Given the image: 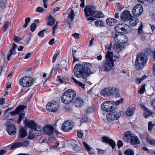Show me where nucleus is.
I'll return each mask as SVG.
<instances>
[{
	"label": "nucleus",
	"instance_id": "nucleus-16",
	"mask_svg": "<svg viewBox=\"0 0 155 155\" xmlns=\"http://www.w3.org/2000/svg\"><path fill=\"white\" fill-rule=\"evenodd\" d=\"M120 17L123 21L126 22L130 20L131 17H132V16L129 11H126L122 13Z\"/></svg>",
	"mask_w": 155,
	"mask_h": 155
},
{
	"label": "nucleus",
	"instance_id": "nucleus-61",
	"mask_svg": "<svg viewBox=\"0 0 155 155\" xmlns=\"http://www.w3.org/2000/svg\"><path fill=\"white\" fill-rule=\"evenodd\" d=\"M44 2V6L45 8H47L48 7V0H43Z\"/></svg>",
	"mask_w": 155,
	"mask_h": 155
},
{
	"label": "nucleus",
	"instance_id": "nucleus-8",
	"mask_svg": "<svg viewBox=\"0 0 155 155\" xmlns=\"http://www.w3.org/2000/svg\"><path fill=\"white\" fill-rule=\"evenodd\" d=\"M111 45L110 44L108 48L109 51H107V71L112 69L114 65L113 62L116 61V59L114 58L115 57H113L112 51H110Z\"/></svg>",
	"mask_w": 155,
	"mask_h": 155
},
{
	"label": "nucleus",
	"instance_id": "nucleus-7",
	"mask_svg": "<svg viewBox=\"0 0 155 155\" xmlns=\"http://www.w3.org/2000/svg\"><path fill=\"white\" fill-rule=\"evenodd\" d=\"M123 140L125 142H130L132 145L138 144L140 143L138 137L129 131L124 133Z\"/></svg>",
	"mask_w": 155,
	"mask_h": 155
},
{
	"label": "nucleus",
	"instance_id": "nucleus-11",
	"mask_svg": "<svg viewBox=\"0 0 155 155\" xmlns=\"http://www.w3.org/2000/svg\"><path fill=\"white\" fill-rule=\"evenodd\" d=\"M59 104L56 101H51L48 102L46 106L47 110L49 111L56 112L58 110Z\"/></svg>",
	"mask_w": 155,
	"mask_h": 155
},
{
	"label": "nucleus",
	"instance_id": "nucleus-15",
	"mask_svg": "<svg viewBox=\"0 0 155 155\" xmlns=\"http://www.w3.org/2000/svg\"><path fill=\"white\" fill-rule=\"evenodd\" d=\"M6 130L8 134L11 135H14L16 132V129L15 126L12 124H6Z\"/></svg>",
	"mask_w": 155,
	"mask_h": 155
},
{
	"label": "nucleus",
	"instance_id": "nucleus-46",
	"mask_svg": "<svg viewBox=\"0 0 155 155\" xmlns=\"http://www.w3.org/2000/svg\"><path fill=\"white\" fill-rule=\"evenodd\" d=\"M95 23L97 26H103L104 24L103 22L101 20H98L95 21Z\"/></svg>",
	"mask_w": 155,
	"mask_h": 155
},
{
	"label": "nucleus",
	"instance_id": "nucleus-37",
	"mask_svg": "<svg viewBox=\"0 0 155 155\" xmlns=\"http://www.w3.org/2000/svg\"><path fill=\"white\" fill-rule=\"evenodd\" d=\"M74 16L75 15L74 14V11L72 9H71V12L68 15V18L71 19V21H73Z\"/></svg>",
	"mask_w": 155,
	"mask_h": 155
},
{
	"label": "nucleus",
	"instance_id": "nucleus-41",
	"mask_svg": "<svg viewBox=\"0 0 155 155\" xmlns=\"http://www.w3.org/2000/svg\"><path fill=\"white\" fill-rule=\"evenodd\" d=\"M143 26L142 24H141L138 29V35L142 34L143 33Z\"/></svg>",
	"mask_w": 155,
	"mask_h": 155
},
{
	"label": "nucleus",
	"instance_id": "nucleus-14",
	"mask_svg": "<svg viewBox=\"0 0 155 155\" xmlns=\"http://www.w3.org/2000/svg\"><path fill=\"white\" fill-rule=\"evenodd\" d=\"M73 126L74 123L73 122L66 121L62 124L61 127L62 129L64 131L68 132L72 128Z\"/></svg>",
	"mask_w": 155,
	"mask_h": 155
},
{
	"label": "nucleus",
	"instance_id": "nucleus-54",
	"mask_svg": "<svg viewBox=\"0 0 155 155\" xmlns=\"http://www.w3.org/2000/svg\"><path fill=\"white\" fill-rule=\"evenodd\" d=\"M123 143L122 141L119 140L118 141L117 143V145L119 149L121 147L123 146Z\"/></svg>",
	"mask_w": 155,
	"mask_h": 155
},
{
	"label": "nucleus",
	"instance_id": "nucleus-32",
	"mask_svg": "<svg viewBox=\"0 0 155 155\" xmlns=\"http://www.w3.org/2000/svg\"><path fill=\"white\" fill-rule=\"evenodd\" d=\"M7 6V0H2L0 2V7L2 8L5 9Z\"/></svg>",
	"mask_w": 155,
	"mask_h": 155
},
{
	"label": "nucleus",
	"instance_id": "nucleus-43",
	"mask_svg": "<svg viewBox=\"0 0 155 155\" xmlns=\"http://www.w3.org/2000/svg\"><path fill=\"white\" fill-rule=\"evenodd\" d=\"M154 125V124H153L152 121L148 122V130L149 131H150L152 130V128Z\"/></svg>",
	"mask_w": 155,
	"mask_h": 155
},
{
	"label": "nucleus",
	"instance_id": "nucleus-21",
	"mask_svg": "<svg viewBox=\"0 0 155 155\" xmlns=\"http://www.w3.org/2000/svg\"><path fill=\"white\" fill-rule=\"evenodd\" d=\"M135 110V108L134 107L130 106L126 111V114L128 116H131L133 114Z\"/></svg>",
	"mask_w": 155,
	"mask_h": 155
},
{
	"label": "nucleus",
	"instance_id": "nucleus-63",
	"mask_svg": "<svg viewBox=\"0 0 155 155\" xmlns=\"http://www.w3.org/2000/svg\"><path fill=\"white\" fill-rule=\"evenodd\" d=\"M101 140L103 143H107V137L106 136L103 137L102 138Z\"/></svg>",
	"mask_w": 155,
	"mask_h": 155
},
{
	"label": "nucleus",
	"instance_id": "nucleus-48",
	"mask_svg": "<svg viewBox=\"0 0 155 155\" xmlns=\"http://www.w3.org/2000/svg\"><path fill=\"white\" fill-rule=\"evenodd\" d=\"M25 115V114L23 113H22L19 115V118H18V124L20 123L22 119L24 117Z\"/></svg>",
	"mask_w": 155,
	"mask_h": 155
},
{
	"label": "nucleus",
	"instance_id": "nucleus-59",
	"mask_svg": "<svg viewBox=\"0 0 155 155\" xmlns=\"http://www.w3.org/2000/svg\"><path fill=\"white\" fill-rule=\"evenodd\" d=\"M79 34L76 33H74L72 35V36L76 39H78L79 38Z\"/></svg>",
	"mask_w": 155,
	"mask_h": 155
},
{
	"label": "nucleus",
	"instance_id": "nucleus-3",
	"mask_svg": "<svg viewBox=\"0 0 155 155\" xmlns=\"http://www.w3.org/2000/svg\"><path fill=\"white\" fill-rule=\"evenodd\" d=\"M84 11L87 21L94 20V19L92 17L101 18L104 16L102 12L96 11L95 7L92 6L86 5L84 8Z\"/></svg>",
	"mask_w": 155,
	"mask_h": 155
},
{
	"label": "nucleus",
	"instance_id": "nucleus-52",
	"mask_svg": "<svg viewBox=\"0 0 155 155\" xmlns=\"http://www.w3.org/2000/svg\"><path fill=\"white\" fill-rule=\"evenodd\" d=\"M45 11V9L41 7H38L36 9V12H43Z\"/></svg>",
	"mask_w": 155,
	"mask_h": 155
},
{
	"label": "nucleus",
	"instance_id": "nucleus-23",
	"mask_svg": "<svg viewBox=\"0 0 155 155\" xmlns=\"http://www.w3.org/2000/svg\"><path fill=\"white\" fill-rule=\"evenodd\" d=\"M141 106L142 108H143L144 116L146 118H147L148 117L152 115V112L149 111L148 109L142 105H141Z\"/></svg>",
	"mask_w": 155,
	"mask_h": 155
},
{
	"label": "nucleus",
	"instance_id": "nucleus-19",
	"mask_svg": "<svg viewBox=\"0 0 155 155\" xmlns=\"http://www.w3.org/2000/svg\"><path fill=\"white\" fill-rule=\"evenodd\" d=\"M53 127L50 125L45 126L44 129V131L47 135H51L53 133Z\"/></svg>",
	"mask_w": 155,
	"mask_h": 155
},
{
	"label": "nucleus",
	"instance_id": "nucleus-58",
	"mask_svg": "<svg viewBox=\"0 0 155 155\" xmlns=\"http://www.w3.org/2000/svg\"><path fill=\"white\" fill-rule=\"evenodd\" d=\"M141 35L140 36L141 39L142 41H144L146 39V36L145 35V34L144 33H143L142 34H141Z\"/></svg>",
	"mask_w": 155,
	"mask_h": 155
},
{
	"label": "nucleus",
	"instance_id": "nucleus-47",
	"mask_svg": "<svg viewBox=\"0 0 155 155\" xmlns=\"http://www.w3.org/2000/svg\"><path fill=\"white\" fill-rule=\"evenodd\" d=\"M60 51H57V53L56 54H55L54 55L53 58V59L52 61L53 63H54L55 62L57 58V56L58 55L60 54Z\"/></svg>",
	"mask_w": 155,
	"mask_h": 155
},
{
	"label": "nucleus",
	"instance_id": "nucleus-27",
	"mask_svg": "<svg viewBox=\"0 0 155 155\" xmlns=\"http://www.w3.org/2000/svg\"><path fill=\"white\" fill-rule=\"evenodd\" d=\"M107 144L111 147L112 149H114L116 145L115 142L113 139H110L108 137H107Z\"/></svg>",
	"mask_w": 155,
	"mask_h": 155
},
{
	"label": "nucleus",
	"instance_id": "nucleus-5",
	"mask_svg": "<svg viewBox=\"0 0 155 155\" xmlns=\"http://www.w3.org/2000/svg\"><path fill=\"white\" fill-rule=\"evenodd\" d=\"M76 95V92L74 90H68L63 94L61 97V101L65 104H69L72 101Z\"/></svg>",
	"mask_w": 155,
	"mask_h": 155
},
{
	"label": "nucleus",
	"instance_id": "nucleus-34",
	"mask_svg": "<svg viewBox=\"0 0 155 155\" xmlns=\"http://www.w3.org/2000/svg\"><path fill=\"white\" fill-rule=\"evenodd\" d=\"M114 95L116 98L120 97L121 96L120 90L119 88H117V90H116L114 95Z\"/></svg>",
	"mask_w": 155,
	"mask_h": 155
},
{
	"label": "nucleus",
	"instance_id": "nucleus-10",
	"mask_svg": "<svg viewBox=\"0 0 155 155\" xmlns=\"http://www.w3.org/2000/svg\"><path fill=\"white\" fill-rule=\"evenodd\" d=\"M34 82L33 78L30 77H24L20 80V85L24 87H28L32 85Z\"/></svg>",
	"mask_w": 155,
	"mask_h": 155
},
{
	"label": "nucleus",
	"instance_id": "nucleus-42",
	"mask_svg": "<svg viewBox=\"0 0 155 155\" xmlns=\"http://www.w3.org/2000/svg\"><path fill=\"white\" fill-rule=\"evenodd\" d=\"M58 22H57L52 27V34L53 35H55V31L58 26Z\"/></svg>",
	"mask_w": 155,
	"mask_h": 155
},
{
	"label": "nucleus",
	"instance_id": "nucleus-53",
	"mask_svg": "<svg viewBox=\"0 0 155 155\" xmlns=\"http://www.w3.org/2000/svg\"><path fill=\"white\" fill-rule=\"evenodd\" d=\"M101 94L104 97H105L107 94V90L106 88L102 90Z\"/></svg>",
	"mask_w": 155,
	"mask_h": 155
},
{
	"label": "nucleus",
	"instance_id": "nucleus-56",
	"mask_svg": "<svg viewBox=\"0 0 155 155\" xmlns=\"http://www.w3.org/2000/svg\"><path fill=\"white\" fill-rule=\"evenodd\" d=\"M73 21H71V19H69V18H68L67 19H66L65 22L69 24V28H71V23Z\"/></svg>",
	"mask_w": 155,
	"mask_h": 155
},
{
	"label": "nucleus",
	"instance_id": "nucleus-45",
	"mask_svg": "<svg viewBox=\"0 0 155 155\" xmlns=\"http://www.w3.org/2000/svg\"><path fill=\"white\" fill-rule=\"evenodd\" d=\"M123 99L122 97H120V100L117 101L115 103L116 106H117L120 104L123 103Z\"/></svg>",
	"mask_w": 155,
	"mask_h": 155
},
{
	"label": "nucleus",
	"instance_id": "nucleus-13",
	"mask_svg": "<svg viewBox=\"0 0 155 155\" xmlns=\"http://www.w3.org/2000/svg\"><path fill=\"white\" fill-rule=\"evenodd\" d=\"M143 11V8L142 5L140 4H138L134 7L132 13L134 16H139L141 14Z\"/></svg>",
	"mask_w": 155,
	"mask_h": 155
},
{
	"label": "nucleus",
	"instance_id": "nucleus-22",
	"mask_svg": "<svg viewBox=\"0 0 155 155\" xmlns=\"http://www.w3.org/2000/svg\"><path fill=\"white\" fill-rule=\"evenodd\" d=\"M47 25H48L52 26L55 23L56 20L54 17L51 15H49L47 18Z\"/></svg>",
	"mask_w": 155,
	"mask_h": 155
},
{
	"label": "nucleus",
	"instance_id": "nucleus-12",
	"mask_svg": "<svg viewBox=\"0 0 155 155\" xmlns=\"http://www.w3.org/2000/svg\"><path fill=\"white\" fill-rule=\"evenodd\" d=\"M116 31L118 33L127 32L129 31L130 27L128 25L124 23L117 24L115 27Z\"/></svg>",
	"mask_w": 155,
	"mask_h": 155
},
{
	"label": "nucleus",
	"instance_id": "nucleus-60",
	"mask_svg": "<svg viewBox=\"0 0 155 155\" xmlns=\"http://www.w3.org/2000/svg\"><path fill=\"white\" fill-rule=\"evenodd\" d=\"M84 133L81 132H77V135L78 137L81 138L83 136Z\"/></svg>",
	"mask_w": 155,
	"mask_h": 155
},
{
	"label": "nucleus",
	"instance_id": "nucleus-36",
	"mask_svg": "<svg viewBox=\"0 0 155 155\" xmlns=\"http://www.w3.org/2000/svg\"><path fill=\"white\" fill-rule=\"evenodd\" d=\"M100 69L103 71H107V62L106 61L102 63V65L100 67Z\"/></svg>",
	"mask_w": 155,
	"mask_h": 155
},
{
	"label": "nucleus",
	"instance_id": "nucleus-25",
	"mask_svg": "<svg viewBox=\"0 0 155 155\" xmlns=\"http://www.w3.org/2000/svg\"><path fill=\"white\" fill-rule=\"evenodd\" d=\"M83 104V101L81 98H77L74 102V104L76 107H80Z\"/></svg>",
	"mask_w": 155,
	"mask_h": 155
},
{
	"label": "nucleus",
	"instance_id": "nucleus-20",
	"mask_svg": "<svg viewBox=\"0 0 155 155\" xmlns=\"http://www.w3.org/2000/svg\"><path fill=\"white\" fill-rule=\"evenodd\" d=\"M17 45L15 44H13L12 46V47L11 50L9 51V53L8 55L7 58L8 60L9 61L10 59V57L11 56L14 54H15L16 53L15 49L17 48Z\"/></svg>",
	"mask_w": 155,
	"mask_h": 155
},
{
	"label": "nucleus",
	"instance_id": "nucleus-9",
	"mask_svg": "<svg viewBox=\"0 0 155 155\" xmlns=\"http://www.w3.org/2000/svg\"><path fill=\"white\" fill-rule=\"evenodd\" d=\"M112 35L114 41L116 43L124 44L127 41V38L124 34L113 32Z\"/></svg>",
	"mask_w": 155,
	"mask_h": 155
},
{
	"label": "nucleus",
	"instance_id": "nucleus-26",
	"mask_svg": "<svg viewBox=\"0 0 155 155\" xmlns=\"http://www.w3.org/2000/svg\"><path fill=\"white\" fill-rule=\"evenodd\" d=\"M129 22L132 26H135L139 22V20L136 17H131Z\"/></svg>",
	"mask_w": 155,
	"mask_h": 155
},
{
	"label": "nucleus",
	"instance_id": "nucleus-64",
	"mask_svg": "<svg viewBox=\"0 0 155 155\" xmlns=\"http://www.w3.org/2000/svg\"><path fill=\"white\" fill-rule=\"evenodd\" d=\"M59 144V142H56L55 143L54 145H53L52 146L53 147L56 148H57Z\"/></svg>",
	"mask_w": 155,
	"mask_h": 155
},
{
	"label": "nucleus",
	"instance_id": "nucleus-18",
	"mask_svg": "<svg viewBox=\"0 0 155 155\" xmlns=\"http://www.w3.org/2000/svg\"><path fill=\"white\" fill-rule=\"evenodd\" d=\"M28 144V143L26 141H25L24 142L21 143L17 142L14 143L11 146V149H12L21 147H27Z\"/></svg>",
	"mask_w": 155,
	"mask_h": 155
},
{
	"label": "nucleus",
	"instance_id": "nucleus-35",
	"mask_svg": "<svg viewBox=\"0 0 155 155\" xmlns=\"http://www.w3.org/2000/svg\"><path fill=\"white\" fill-rule=\"evenodd\" d=\"M113 48L118 52H119L122 50V47L120 44H115L114 45Z\"/></svg>",
	"mask_w": 155,
	"mask_h": 155
},
{
	"label": "nucleus",
	"instance_id": "nucleus-44",
	"mask_svg": "<svg viewBox=\"0 0 155 155\" xmlns=\"http://www.w3.org/2000/svg\"><path fill=\"white\" fill-rule=\"evenodd\" d=\"M107 102H104L101 104V108L104 111H107Z\"/></svg>",
	"mask_w": 155,
	"mask_h": 155
},
{
	"label": "nucleus",
	"instance_id": "nucleus-50",
	"mask_svg": "<svg viewBox=\"0 0 155 155\" xmlns=\"http://www.w3.org/2000/svg\"><path fill=\"white\" fill-rule=\"evenodd\" d=\"M97 150L98 154L100 155L106 152L105 150H102L99 148H97Z\"/></svg>",
	"mask_w": 155,
	"mask_h": 155
},
{
	"label": "nucleus",
	"instance_id": "nucleus-55",
	"mask_svg": "<svg viewBox=\"0 0 155 155\" xmlns=\"http://www.w3.org/2000/svg\"><path fill=\"white\" fill-rule=\"evenodd\" d=\"M21 40V39L20 37L16 36L15 35L14 36V40L15 42H19Z\"/></svg>",
	"mask_w": 155,
	"mask_h": 155
},
{
	"label": "nucleus",
	"instance_id": "nucleus-17",
	"mask_svg": "<svg viewBox=\"0 0 155 155\" xmlns=\"http://www.w3.org/2000/svg\"><path fill=\"white\" fill-rule=\"evenodd\" d=\"M26 106L25 105H20L18 106L15 110L11 113L12 115H14L16 114H18L24 111Z\"/></svg>",
	"mask_w": 155,
	"mask_h": 155
},
{
	"label": "nucleus",
	"instance_id": "nucleus-30",
	"mask_svg": "<svg viewBox=\"0 0 155 155\" xmlns=\"http://www.w3.org/2000/svg\"><path fill=\"white\" fill-rule=\"evenodd\" d=\"M146 139L147 142L149 144L155 146V139L147 137Z\"/></svg>",
	"mask_w": 155,
	"mask_h": 155
},
{
	"label": "nucleus",
	"instance_id": "nucleus-57",
	"mask_svg": "<svg viewBox=\"0 0 155 155\" xmlns=\"http://www.w3.org/2000/svg\"><path fill=\"white\" fill-rule=\"evenodd\" d=\"M145 91V88L144 86H142L141 87L140 90L139 91V93L140 94H143V92L144 91Z\"/></svg>",
	"mask_w": 155,
	"mask_h": 155
},
{
	"label": "nucleus",
	"instance_id": "nucleus-2",
	"mask_svg": "<svg viewBox=\"0 0 155 155\" xmlns=\"http://www.w3.org/2000/svg\"><path fill=\"white\" fill-rule=\"evenodd\" d=\"M25 123L26 126L31 129L28 137L29 139H31L35 136H40L43 134L44 129L42 127L38 126L35 121L26 120Z\"/></svg>",
	"mask_w": 155,
	"mask_h": 155
},
{
	"label": "nucleus",
	"instance_id": "nucleus-6",
	"mask_svg": "<svg viewBox=\"0 0 155 155\" xmlns=\"http://www.w3.org/2000/svg\"><path fill=\"white\" fill-rule=\"evenodd\" d=\"M147 61V57L146 54L140 53L136 58L135 64L136 69L137 70L142 69Z\"/></svg>",
	"mask_w": 155,
	"mask_h": 155
},
{
	"label": "nucleus",
	"instance_id": "nucleus-49",
	"mask_svg": "<svg viewBox=\"0 0 155 155\" xmlns=\"http://www.w3.org/2000/svg\"><path fill=\"white\" fill-rule=\"evenodd\" d=\"M36 27V25L35 23H33L31 24L30 26L31 31L33 32L34 31Z\"/></svg>",
	"mask_w": 155,
	"mask_h": 155
},
{
	"label": "nucleus",
	"instance_id": "nucleus-33",
	"mask_svg": "<svg viewBox=\"0 0 155 155\" xmlns=\"http://www.w3.org/2000/svg\"><path fill=\"white\" fill-rule=\"evenodd\" d=\"M72 79L74 83L80 86L82 88H84V85L82 83L77 80L74 77H72Z\"/></svg>",
	"mask_w": 155,
	"mask_h": 155
},
{
	"label": "nucleus",
	"instance_id": "nucleus-62",
	"mask_svg": "<svg viewBox=\"0 0 155 155\" xmlns=\"http://www.w3.org/2000/svg\"><path fill=\"white\" fill-rule=\"evenodd\" d=\"M64 79L61 78V77L60 76H58V77L57 78V80L58 81H60L61 83H63Z\"/></svg>",
	"mask_w": 155,
	"mask_h": 155
},
{
	"label": "nucleus",
	"instance_id": "nucleus-51",
	"mask_svg": "<svg viewBox=\"0 0 155 155\" xmlns=\"http://www.w3.org/2000/svg\"><path fill=\"white\" fill-rule=\"evenodd\" d=\"M46 31V30L45 29L40 31L38 33V35L40 37H42L44 36L45 32Z\"/></svg>",
	"mask_w": 155,
	"mask_h": 155
},
{
	"label": "nucleus",
	"instance_id": "nucleus-1",
	"mask_svg": "<svg viewBox=\"0 0 155 155\" xmlns=\"http://www.w3.org/2000/svg\"><path fill=\"white\" fill-rule=\"evenodd\" d=\"M91 67V64L88 63H84L83 65L76 64L74 69V74L76 77L82 78L86 81L87 78L92 74L90 70Z\"/></svg>",
	"mask_w": 155,
	"mask_h": 155
},
{
	"label": "nucleus",
	"instance_id": "nucleus-28",
	"mask_svg": "<svg viewBox=\"0 0 155 155\" xmlns=\"http://www.w3.org/2000/svg\"><path fill=\"white\" fill-rule=\"evenodd\" d=\"M27 135L26 130L23 128H21L20 130L19 135L20 138H22L25 137Z\"/></svg>",
	"mask_w": 155,
	"mask_h": 155
},
{
	"label": "nucleus",
	"instance_id": "nucleus-40",
	"mask_svg": "<svg viewBox=\"0 0 155 155\" xmlns=\"http://www.w3.org/2000/svg\"><path fill=\"white\" fill-rule=\"evenodd\" d=\"M83 143L85 149L88 151L90 152L91 151L92 148L88 145L84 141L83 142Z\"/></svg>",
	"mask_w": 155,
	"mask_h": 155
},
{
	"label": "nucleus",
	"instance_id": "nucleus-4",
	"mask_svg": "<svg viewBox=\"0 0 155 155\" xmlns=\"http://www.w3.org/2000/svg\"><path fill=\"white\" fill-rule=\"evenodd\" d=\"M114 102L113 101H107V104H109V107L107 108V120L112 121L115 119L118 120L120 116L117 114L115 111L116 108L114 107Z\"/></svg>",
	"mask_w": 155,
	"mask_h": 155
},
{
	"label": "nucleus",
	"instance_id": "nucleus-31",
	"mask_svg": "<svg viewBox=\"0 0 155 155\" xmlns=\"http://www.w3.org/2000/svg\"><path fill=\"white\" fill-rule=\"evenodd\" d=\"M146 75H144L141 78H137L135 79L136 83L137 84H140L142 82L143 80L146 78Z\"/></svg>",
	"mask_w": 155,
	"mask_h": 155
},
{
	"label": "nucleus",
	"instance_id": "nucleus-29",
	"mask_svg": "<svg viewBox=\"0 0 155 155\" xmlns=\"http://www.w3.org/2000/svg\"><path fill=\"white\" fill-rule=\"evenodd\" d=\"M117 20L112 18H109L107 19V25H109L112 26L116 22Z\"/></svg>",
	"mask_w": 155,
	"mask_h": 155
},
{
	"label": "nucleus",
	"instance_id": "nucleus-24",
	"mask_svg": "<svg viewBox=\"0 0 155 155\" xmlns=\"http://www.w3.org/2000/svg\"><path fill=\"white\" fill-rule=\"evenodd\" d=\"M117 87H110L107 88V96L114 95L115 91Z\"/></svg>",
	"mask_w": 155,
	"mask_h": 155
},
{
	"label": "nucleus",
	"instance_id": "nucleus-39",
	"mask_svg": "<svg viewBox=\"0 0 155 155\" xmlns=\"http://www.w3.org/2000/svg\"><path fill=\"white\" fill-rule=\"evenodd\" d=\"M124 153L126 155H134V152L130 149H127L124 152Z\"/></svg>",
	"mask_w": 155,
	"mask_h": 155
},
{
	"label": "nucleus",
	"instance_id": "nucleus-38",
	"mask_svg": "<svg viewBox=\"0 0 155 155\" xmlns=\"http://www.w3.org/2000/svg\"><path fill=\"white\" fill-rule=\"evenodd\" d=\"M10 24V22L9 21H7L5 24L3 26L4 31L5 32L8 29V27Z\"/></svg>",
	"mask_w": 155,
	"mask_h": 155
}]
</instances>
